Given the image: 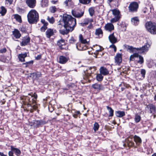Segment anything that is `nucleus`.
Masks as SVG:
<instances>
[{"instance_id": "1", "label": "nucleus", "mask_w": 156, "mask_h": 156, "mask_svg": "<svg viewBox=\"0 0 156 156\" xmlns=\"http://www.w3.org/2000/svg\"><path fill=\"white\" fill-rule=\"evenodd\" d=\"M63 20L64 22V27L65 29H61L59 31L63 35L67 34L69 31L73 30V28L76 23V20L71 16L67 15H63Z\"/></svg>"}, {"instance_id": "2", "label": "nucleus", "mask_w": 156, "mask_h": 156, "mask_svg": "<svg viewBox=\"0 0 156 156\" xmlns=\"http://www.w3.org/2000/svg\"><path fill=\"white\" fill-rule=\"evenodd\" d=\"M27 17L28 21L30 23H36L39 19L38 14L34 9H32L29 12Z\"/></svg>"}, {"instance_id": "3", "label": "nucleus", "mask_w": 156, "mask_h": 156, "mask_svg": "<svg viewBox=\"0 0 156 156\" xmlns=\"http://www.w3.org/2000/svg\"><path fill=\"white\" fill-rule=\"evenodd\" d=\"M147 30L151 34H156V24L151 22H148L145 24Z\"/></svg>"}, {"instance_id": "4", "label": "nucleus", "mask_w": 156, "mask_h": 156, "mask_svg": "<svg viewBox=\"0 0 156 156\" xmlns=\"http://www.w3.org/2000/svg\"><path fill=\"white\" fill-rule=\"evenodd\" d=\"M112 12V14L114 16V18L111 19L110 21L111 23H115L119 20L121 17V15L119 9H114L110 10Z\"/></svg>"}, {"instance_id": "5", "label": "nucleus", "mask_w": 156, "mask_h": 156, "mask_svg": "<svg viewBox=\"0 0 156 156\" xmlns=\"http://www.w3.org/2000/svg\"><path fill=\"white\" fill-rule=\"evenodd\" d=\"M139 7V5L137 2H131L128 6L129 11L130 12H134L137 11Z\"/></svg>"}, {"instance_id": "6", "label": "nucleus", "mask_w": 156, "mask_h": 156, "mask_svg": "<svg viewBox=\"0 0 156 156\" xmlns=\"http://www.w3.org/2000/svg\"><path fill=\"white\" fill-rule=\"evenodd\" d=\"M21 99L23 100L24 101V100L25 99L26 101H28V105L32 106L31 104H35L36 101L34 100V99H32L31 100H30V98L29 97L27 96H23V97H21ZM32 108L33 109L35 110L37 108V106H36V104H34L32 106Z\"/></svg>"}, {"instance_id": "7", "label": "nucleus", "mask_w": 156, "mask_h": 156, "mask_svg": "<svg viewBox=\"0 0 156 156\" xmlns=\"http://www.w3.org/2000/svg\"><path fill=\"white\" fill-rule=\"evenodd\" d=\"M139 57V60L138 61V63L140 64H142L144 62V58L143 57L139 55L137 53H135L133 55H131L129 57L130 61H133L135 60V58Z\"/></svg>"}, {"instance_id": "8", "label": "nucleus", "mask_w": 156, "mask_h": 156, "mask_svg": "<svg viewBox=\"0 0 156 156\" xmlns=\"http://www.w3.org/2000/svg\"><path fill=\"white\" fill-rule=\"evenodd\" d=\"M149 46V45L147 44L141 47L135 48L136 50L139 51V53L142 54L148 51Z\"/></svg>"}, {"instance_id": "9", "label": "nucleus", "mask_w": 156, "mask_h": 156, "mask_svg": "<svg viewBox=\"0 0 156 156\" xmlns=\"http://www.w3.org/2000/svg\"><path fill=\"white\" fill-rule=\"evenodd\" d=\"M26 2L27 5L30 8H34L35 6V0H26Z\"/></svg>"}, {"instance_id": "10", "label": "nucleus", "mask_w": 156, "mask_h": 156, "mask_svg": "<svg viewBox=\"0 0 156 156\" xmlns=\"http://www.w3.org/2000/svg\"><path fill=\"white\" fill-rule=\"evenodd\" d=\"M105 28L106 30L111 31L114 30V26L112 23H108L105 25Z\"/></svg>"}, {"instance_id": "11", "label": "nucleus", "mask_w": 156, "mask_h": 156, "mask_svg": "<svg viewBox=\"0 0 156 156\" xmlns=\"http://www.w3.org/2000/svg\"><path fill=\"white\" fill-rule=\"evenodd\" d=\"M72 13L73 16L76 18H80L84 14L83 12H76L74 10L72 11Z\"/></svg>"}, {"instance_id": "12", "label": "nucleus", "mask_w": 156, "mask_h": 156, "mask_svg": "<svg viewBox=\"0 0 156 156\" xmlns=\"http://www.w3.org/2000/svg\"><path fill=\"white\" fill-rule=\"evenodd\" d=\"M115 61L116 64H119L122 62V55L121 54H117L115 57Z\"/></svg>"}, {"instance_id": "13", "label": "nucleus", "mask_w": 156, "mask_h": 156, "mask_svg": "<svg viewBox=\"0 0 156 156\" xmlns=\"http://www.w3.org/2000/svg\"><path fill=\"white\" fill-rule=\"evenodd\" d=\"M68 58L63 56H61L59 57L58 62L61 64H65L68 60Z\"/></svg>"}, {"instance_id": "14", "label": "nucleus", "mask_w": 156, "mask_h": 156, "mask_svg": "<svg viewBox=\"0 0 156 156\" xmlns=\"http://www.w3.org/2000/svg\"><path fill=\"white\" fill-rule=\"evenodd\" d=\"M108 38L110 42L113 44H115L117 42V39L114 36V33L109 36Z\"/></svg>"}, {"instance_id": "15", "label": "nucleus", "mask_w": 156, "mask_h": 156, "mask_svg": "<svg viewBox=\"0 0 156 156\" xmlns=\"http://www.w3.org/2000/svg\"><path fill=\"white\" fill-rule=\"evenodd\" d=\"M30 41V38L29 37H24L23 39L21 44L22 46L27 45Z\"/></svg>"}, {"instance_id": "16", "label": "nucleus", "mask_w": 156, "mask_h": 156, "mask_svg": "<svg viewBox=\"0 0 156 156\" xmlns=\"http://www.w3.org/2000/svg\"><path fill=\"white\" fill-rule=\"evenodd\" d=\"M133 138L129 137L126 140V142L127 143L129 147L133 146L134 145V143L133 141Z\"/></svg>"}, {"instance_id": "17", "label": "nucleus", "mask_w": 156, "mask_h": 156, "mask_svg": "<svg viewBox=\"0 0 156 156\" xmlns=\"http://www.w3.org/2000/svg\"><path fill=\"white\" fill-rule=\"evenodd\" d=\"M93 22L92 19L89 18H86L84 20L83 22L81 23L82 26H84L88 24V23Z\"/></svg>"}, {"instance_id": "18", "label": "nucleus", "mask_w": 156, "mask_h": 156, "mask_svg": "<svg viewBox=\"0 0 156 156\" xmlns=\"http://www.w3.org/2000/svg\"><path fill=\"white\" fill-rule=\"evenodd\" d=\"M27 53H25L24 54H19L18 55V58L20 61L21 62H25V58L27 56Z\"/></svg>"}, {"instance_id": "19", "label": "nucleus", "mask_w": 156, "mask_h": 156, "mask_svg": "<svg viewBox=\"0 0 156 156\" xmlns=\"http://www.w3.org/2000/svg\"><path fill=\"white\" fill-rule=\"evenodd\" d=\"M131 22L133 24L136 26L139 23L140 20L138 17H134L131 18Z\"/></svg>"}, {"instance_id": "20", "label": "nucleus", "mask_w": 156, "mask_h": 156, "mask_svg": "<svg viewBox=\"0 0 156 156\" xmlns=\"http://www.w3.org/2000/svg\"><path fill=\"white\" fill-rule=\"evenodd\" d=\"M100 73L104 75H106L109 73V72L107 69L104 67H101L100 69Z\"/></svg>"}, {"instance_id": "21", "label": "nucleus", "mask_w": 156, "mask_h": 156, "mask_svg": "<svg viewBox=\"0 0 156 156\" xmlns=\"http://www.w3.org/2000/svg\"><path fill=\"white\" fill-rule=\"evenodd\" d=\"M133 139L136 144L137 145H139L142 142V140L140 137L136 135L134 136Z\"/></svg>"}, {"instance_id": "22", "label": "nucleus", "mask_w": 156, "mask_h": 156, "mask_svg": "<svg viewBox=\"0 0 156 156\" xmlns=\"http://www.w3.org/2000/svg\"><path fill=\"white\" fill-rule=\"evenodd\" d=\"M12 34L14 37L16 38H19L21 36V34L20 33V31L17 29H15L12 32Z\"/></svg>"}, {"instance_id": "23", "label": "nucleus", "mask_w": 156, "mask_h": 156, "mask_svg": "<svg viewBox=\"0 0 156 156\" xmlns=\"http://www.w3.org/2000/svg\"><path fill=\"white\" fill-rule=\"evenodd\" d=\"M31 75L34 79L36 80L37 78L40 77L41 74L40 72H37L31 74Z\"/></svg>"}, {"instance_id": "24", "label": "nucleus", "mask_w": 156, "mask_h": 156, "mask_svg": "<svg viewBox=\"0 0 156 156\" xmlns=\"http://www.w3.org/2000/svg\"><path fill=\"white\" fill-rule=\"evenodd\" d=\"M92 87L95 89L103 90L104 89L103 86L97 83L92 85Z\"/></svg>"}, {"instance_id": "25", "label": "nucleus", "mask_w": 156, "mask_h": 156, "mask_svg": "<svg viewBox=\"0 0 156 156\" xmlns=\"http://www.w3.org/2000/svg\"><path fill=\"white\" fill-rule=\"evenodd\" d=\"M46 34L47 37L49 38L53 34V30L50 29H48L46 32Z\"/></svg>"}, {"instance_id": "26", "label": "nucleus", "mask_w": 156, "mask_h": 156, "mask_svg": "<svg viewBox=\"0 0 156 156\" xmlns=\"http://www.w3.org/2000/svg\"><path fill=\"white\" fill-rule=\"evenodd\" d=\"M155 107V105L152 104H150L147 105L146 108L148 109H149L150 113H152L154 112V110Z\"/></svg>"}, {"instance_id": "27", "label": "nucleus", "mask_w": 156, "mask_h": 156, "mask_svg": "<svg viewBox=\"0 0 156 156\" xmlns=\"http://www.w3.org/2000/svg\"><path fill=\"white\" fill-rule=\"evenodd\" d=\"M11 151L14 152L15 154L17 156L20 155L21 152L20 150L16 148L13 147L12 146L11 147Z\"/></svg>"}, {"instance_id": "28", "label": "nucleus", "mask_w": 156, "mask_h": 156, "mask_svg": "<svg viewBox=\"0 0 156 156\" xmlns=\"http://www.w3.org/2000/svg\"><path fill=\"white\" fill-rule=\"evenodd\" d=\"M115 115L118 117H122L124 116L125 114L124 112L119 111L115 112Z\"/></svg>"}, {"instance_id": "29", "label": "nucleus", "mask_w": 156, "mask_h": 156, "mask_svg": "<svg viewBox=\"0 0 156 156\" xmlns=\"http://www.w3.org/2000/svg\"><path fill=\"white\" fill-rule=\"evenodd\" d=\"M37 120H34L31 122H29V125L31 126H33L34 128L37 127Z\"/></svg>"}, {"instance_id": "30", "label": "nucleus", "mask_w": 156, "mask_h": 156, "mask_svg": "<svg viewBox=\"0 0 156 156\" xmlns=\"http://www.w3.org/2000/svg\"><path fill=\"white\" fill-rule=\"evenodd\" d=\"M37 127H39V126L42 125H44L46 123V122L43 120H37Z\"/></svg>"}, {"instance_id": "31", "label": "nucleus", "mask_w": 156, "mask_h": 156, "mask_svg": "<svg viewBox=\"0 0 156 156\" xmlns=\"http://www.w3.org/2000/svg\"><path fill=\"white\" fill-rule=\"evenodd\" d=\"M89 69H90V68H89ZM86 71H89L87 69L86 70ZM90 69L89 70V72L88 73H87L86 72L84 71V73L85 75V77L84 78V79H87L89 80H90V77H91V75L90 73Z\"/></svg>"}, {"instance_id": "32", "label": "nucleus", "mask_w": 156, "mask_h": 156, "mask_svg": "<svg viewBox=\"0 0 156 156\" xmlns=\"http://www.w3.org/2000/svg\"><path fill=\"white\" fill-rule=\"evenodd\" d=\"M107 108L108 110L109 111V116H112L113 115V110L111 108L108 106H107Z\"/></svg>"}, {"instance_id": "33", "label": "nucleus", "mask_w": 156, "mask_h": 156, "mask_svg": "<svg viewBox=\"0 0 156 156\" xmlns=\"http://www.w3.org/2000/svg\"><path fill=\"white\" fill-rule=\"evenodd\" d=\"M1 10L0 12V13L1 14L2 16H3L5 15L6 12V9L3 6H2L1 7Z\"/></svg>"}, {"instance_id": "34", "label": "nucleus", "mask_w": 156, "mask_h": 156, "mask_svg": "<svg viewBox=\"0 0 156 156\" xmlns=\"http://www.w3.org/2000/svg\"><path fill=\"white\" fill-rule=\"evenodd\" d=\"M57 44L60 47L65 45V41L63 39H61L57 42Z\"/></svg>"}, {"instance_id": "35", "label": "nucleus", "mask_w": 156, "mask_h": 156, "mask_svg": "<svg viewBox=\"0 0 156 156\" xmlns=\"http://www.w3.org/2000/svg\"><path fill=\"white\" fill-rule=\"evenodd\" d=\"M102 31L101 28H99L96 29L95 32L96 35L99 36L100 35H102Z\"/></svg>"}, {"instance_id": "36", "label": "nucleus", "mask_w": 156, "mask_h": 156, "mask_svg": "<svg viewBox=\"0 0 156 156\" xmlns=\"http://www.w3.org/2000/svg\"><path fill=\"white\" fill-rule=\"evenodd\" d=\"M79 40L83 44H86L87 43L86 39H84L82 34L79 35Z\"/></svg>"}, {"instance_id": "37", "label": "nucleus", "mask_w": 156, "mask_h": 156, "mask_svg": "<svg viewBox=\"0 0 156 156\" xmlns=\"http://www.w3.org/2000/svg\"><path fill=\"white\" fill-rule=\"evenodd\" d=\"M79 2L83 4L86 5L89 4L91 1V0H79Z\"/></svg>"}, {"instance_id": "38", "label": "nucleus", "mask_w": 156, "mask_h": 156, "mask_svg": "<svg viewBox=\"0 0 156 156\" xmlns=\"http://www.w3.org/2000/svg\"><path fill=\"white\" fill-rule=\"evenodd\" d=\"M14 17L17 21L20 23L21 22V17L20 15L18 14H15L14 15Z\"/></svg>"}, {"instance_id": "39", "label": "nucleus", "mask_w": 156, "mask_h": 156, "mask_svg": "<svg viewBox=\"0 0 156 156\" xmlns=\"http://www.w3.org/2000/svg\"><path fill=\"white\" fill-rule=\"evenodd\" d=\"M83 45L82 44H79L76 45V47L77 49L79 50H83L84 49H85V48H83L82 46Z\"/></svg>"}, {"instance_id": "40", "label": "nucleus", "mask_w": 156, "mask_h": 156, "mask_svg": "<svg viewBox=\"0 0 156 156\" xmlns=\"http://www.w3.org/2000/svg\"><path fill=\"white\" fill-rule=\"evenodd\" d=\"M48 1L47 0H44L43 1L41 6L42 7H44L48 6Z\"/></svg>"}, {"instance_id": "41", "label": "nucleus", "mask_w": 156, "mask_h": 156, "mask_svg": "<svg viewBox=\"0 0 156 156\" xmlns=\"http://www.w3.org/2000/svg\"><path fill=\"white\" fill-rule=\"evenodd\" d=\"M103 78V76L101 74H98L96 76L97 80L98 81H101Z\"/></svg>"}, {"instance_id": "42", "label": "nucleus", "mask_w": 156, "mask_h": 156, "mask_svg": "<svg viewBox=\"0 0 156 156\" xmlns=\"http://www.w3.org/2000/svg\"><path fill=\"white\" fill-rule=\"evenodd\" d=\"M99 127V125L97 123L95 122L94 124L93 127L94 130L95 131H96L98 129Z\"/></svg>"}, {"instance_id": "43", "label": "nucleus", "mask_w": 156, "mask_h": 156, "mask_svg": "<svg viewBox=\"0 0 156 156\" xmlns=\"http://www.w3.org/2000/svg\"><path fill=\"white\" fill-rule=\"evenodd\" d=\"M47 20L51 23H53L55 22L54 19L53 17L50 18L48 16L47 18Z\"/></svg>"}, {"instance_id": "44", "label": "nucleus", "mask_w": 156, "mask_h": 156, "mask_svg": "<svg viewBox=\"0 0 156 156\" xmlns=\"http://www.w3.org/2000/svg\"><path fill=\"white\" fill-rule=\"evenodd\" d=\"M141 119V117L138 115H136L135 118V121L136 122H138L140 121Z\"/></svg>"}, {"instance_id": "45", "label": "nucleus", "mask_w": 156, "mask_h": 156, "mask_svg": "<svg viewBox=\"0 0 156 156\" xmlns=\"http://www.w3.org/2000/svg\"><path fill=\"white\" fill-rule=\"evenodd\" d=\"M89 12L90 15L92 16L94 13V10L92 8H90L89 9Z\"/></svg>"}, {"instance_id": "46", "label": "nucleus", "mask_w": 156, "mask_h": 156, "mask_svg": "<svg viewBox=\"0 0 156 156\" xmlns=\"http://www.w3.org/2000/svg\"><path fill=\"white\" fill-rule=\"evenodd\" d=\"M56 8L55 6H52L50 8V11L52 13H55L56 11Z\"/></svg>"}, {"instance_id": "47", "label": "nucleus", "mask_w": 156, "mask_h": 156, "mask_svg": "<svg viewBox=\"0 0 156 156\" xmlns=\"http://www.w3.org/2000/svg\"><path fill=\"white\" fill-rule=\"evenodd\" d=\"M58 23H59L58 25V27L59 29H61L62 27V23H64L63 20H62L61 21V20L59 21Z\"/></svg>"}, {"instance_id": "48", "label": "nucleus", "mask_w": 156, "mask_h": 156, "mask_svg": "<svg viewBox=\"0 0 156 156\" xmlns=\"http://www.w3.org/2000/svg\"><path fill=\"white\" fill-rule=\"evenodd\" d=\"M141 74L142 75V76L144 78L145 77V76L146 74V71L144 69H141Z\"/></svg>"}, {"instance_id": "49", "label": "nucleus", "mask_w": 156, "mask_h": 156, "mask_svg": "<svg viewBox=\"0 0 156 156\" xmlns=\"http://www.w3.org/2000/svg\"><path fill=\"white\" fill-rule=\"evenodd\" d=\"M33 63V61H29L28 62H27L25 63H23V64H25L26 65V66H25L26 67H27L28 66V65L29 64H32Z\"/></svg>"}, {"instance_id": "50", "label": "nucleus", "mask_w": 156, "mask_h": 156, "mask_svg": "<svg viewBox=\"0 0 156 156\" xmlns=\"http://www.w3.org/2000/svg\"><path fill=\"white\" fill-rule=\"evenodd\" d=\"M47 26H42L41 28V31L42 32H44L45 30L47 28Z\"/></svg>"}, {"instance_id": "51", "label": "nucleus", "mask_w": 156, "mask_h": 156, "mask_svg": "<svg viewBox=\"0 0 156 156\" xmlns=\"http://www.w3.org/2000/svg\"><path fill=\"white\" fill-rule=\"evenodd\" d=\"M28 95H31V98L34 97V98L35 99H36L37 98V95L35 93H34L32 95H31L30 94H28Z\"/></svg>"}, {"instance_id": "52", "label": "nucleus", "mask_w": 156, "mask_h": 156, "mask_svg": "<svg viewBox=\"0 0 156 156\" xmlns=\"http://www.w3.org/2000/svg\"><path fill=\"white\" fill-rule=\"evenodd\" d=\"M41 22L44 24V26H47L48 23L46 22L44 20H42Z\"/></svg>"}, {"instance_id": "53", "label": "nucleus", "mask_w": 156, "mask_h": 156, "mask_svg": "<svg viewBox=\"0 0 156 156\" xmlns=\"http://www.w3.org/2000/svg\"><path fill=\"white\" fill-rule=\"evenodd\" d=\"M75 41L74 38L73 37H71L70 39L69 40V42L70 43H73Z\"/></svg>"}, {"instance_id": "54", "label": "nucleus", "mask_w": 156, "mask_h": 156, "mask_svg": "<svg viewBox=\"0 0 156 156\" xmlns=\"http://www.w3.org/2000/svg\"><path fill=\"white\" fill-rule=\"evenodd\" d=\"M6 51V49L5 48H3L0 50V53H4Z\"/></svg>"}, {"instance_id": "55", "label": "nucleus", "mask_w": 156, "mask_h": 156, "mask_svg": "<svg viewBox=\"0 0 156 156\" xmlns=\"http://www.w3.org/2000/svg\"><path fill=\"white\" fill-rule=\"evenodd\" d=\"M110 47H112L114 49V50L115 52L116 50V48L115 45H114L112 44L110 46Z\"/></svg>"}, {"instance_id": "56", "label": "nucleus", "mask_w": 156, "mask_h": 156, "mask_svg": "<svg viewBox=\"0 0 156 156\" xmlns=\"http://www.w3.org/2000/svg\"><path fill=\"white\" fill-rule=\"evenodd\" d=\"M135 48H133V47L132 46H129L128 47V49L129 50H130V51H133V49H135Z\"/></svg>"}, {"instance_id": "57", "label": "nucleus", "mask_w": 156, "mask_h": 156, "mask_svg": "<svg viewBox=\"0 0 156 156\" xmlns=\"http://www.w3.org/2000/svg\"><path fill=\"white\" fill-rule=\"evenodd\" d=\"M20 31L23 32H26V30L25 28L23 27H22L20 28Z\"/></svg>"}, {"instance_id": "58", "label": "nucleus", "mask_w": 156, "mask_h": 156, "mask_svg": "<svg viewBox=\"0 0 156 156\" xmlns=\"http://www.w3.org/2000/svg\"><path fill=\"white\" fill-rule=\"evenodd\" d=\"M93 27V26L92 24L91 23H90L89 25L87 27V28L88 29H92Z\"/></svg>"}, {"instance_id": "59", "label": "nucleus", "mask_w": 156, "mask_h": 156, "mask_svg": "<svg viewBox=\"0 0 156 156\" xmlns=\"http://www.w3.org/2000/svg\"><path fill=\"white\" fill-rule=\"evenodd\" d=\"M41 55H38L36 57V59L37 60H39L41 58Z\"/></svg>"}, {"instance_id": "60", "label": "nucleus", "mask_w": 156, "mask_h": 156, "mask_svg": "<svg viewBox=\"0 0 156 156\" xmlns=\"http://www.w3.org/2000/svg\"><path fill=\"white\" fill-rule=\"evenodd\" d=\"M6 2H8L9 4L11 5L12 4L13 0H6Z\"/></svg>"}, {"instance_id": "61", "label": "nucleus", "mask_w": 156, "mask_h": 156, "mask_svg": "<svg viewBox=\"0 0 156 156\" xmlns=\"http://www.w3.org/2000/svg\"><path fill=\"white\" fill-rule=\"evenodd\" d=\"M12 151H9V156H13V152Z\"/></svg>"}, {"instance_id": "62", "label": "nucleus", "mask_w": 156, "mask_h": 156, "mask_svg": "<svg viewBox=\"0 0 156 156\" xmlns=\"http://www.w3.org/2000/svg\"><path fill=\"white\" fill-rule=\"evenodd\" d=\"M70 0H66L64 2V3L66 5V6L68 5V2H69Z\"/></svg>"}, {"instance_id": "63", "label": "nucleus", "mask_w": 156, "mask_h": 156, "mask_svg": "<svg viewBox=\"0 0 156 156\" xmlns=\"http://www.w3.org/2000/svg\"><path fill=\"white\" fill-rule=\"evenodd\" d=\"M75 113L77 115H78L80 114V112L79 111H77L75 112Z\"/></svg>"}, {"instance_id": "64", "label": "nucleus", "mask_w": 156, "mask_h": 156, "mask_svg": "<svg viewBox=\"0 0 156 156\" xmlns=\"http://www.w3.org/2000/svg\"><path fill=\"white\" fill-rule=\"evenodd\" d=\"M0 156H7L5 154H4L0 152Z\"/></svg>"}]
</instances>
